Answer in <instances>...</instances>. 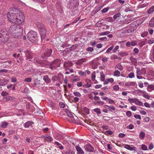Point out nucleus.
I'll list each match as a JSON object with an SVG mask.
<instances>
[{
    "label": "nucleus",
    "instance_id": "nucleus-62",
    "mask_svg": "<svg viewBox=\"0 0 154 154\" xmlns=\"http://www.w3.org/2000/svg\"><path fill=\"white\" fill-rule=\"evenodd\" d=\"M128 128L130 129H132L134 128V126L132 124H130V125L128 126Z\"/></svg>",
    "mask_w": 154,
    "mask_h": 154
},
{
    "label": "nucleus",
    "instance_id": "nucleus-2",
    "mask_svg": "<svg viewBox=\"0 0 154 154\" xmlns=\"http://www.w3.org/2000/svg\"><path fill=\"white\" fill-rule=\"evenodd\" d=\"M23 31L22 27L20 25H17L11 26L9 30V33L11 35L17 37L22 35Z\"/></svg>",
    "mask_w": 154,
    "mask_h": 154
},
{
    "label": "nucleus",
    "instance_id": "nucleus-11",
    "mask_svg": "<svg viewBox=\"0 0 154 154\" xmlns=\"http://www.w3.org/2000/svg\"><path fill=\"white\" fill-rule=\"evenodd\" d=\"M34 124V123L32 121H29L25 123L23 125L25 128H28Z\"/></svg>",
    "mask_w": 154,
    "mask_h": 154
},
{
    "label": "nucleus",
    "instance_id": "nucleus-22",
    "mask_svg": "<svg viewBox=\"0 0 154 154\" xmlns=\"http://www.w3.org/2000/svg\"><path fill=\"white\" fill-rule=\"evenodd\" d=\"M8 125V122H2L1 125L2 128H6Z\"/></svg>",
    "mask_w": 154,
    "mask_h": 154
},
{
    "label": "nucleus",
    "instance_id": "nucleus-38",
    "mask_svg": "<svg viewBox=\"0 0 154 154\" xmlns=\"http://www.w3.org/2000/svg\"><path fill=\"white\" fill-rule=\"evenodd\" d=\"M95 71H94V72H92V74H91V80H92V81H94L95 80V77H96V76H95Z\"/></svg>",
    "mask_w": 154,
    "mask_h": 154
},
{
    "label": "nucleus",
    "instance_id": "nucleus-44",
    "mask_svg": "<svg viewBox=\"0 0 154 154\" xmlns=\"http://www.w3.org/2000/svg\"><path fill=\"white\" fill-rule=\"evenodd\" d=\"M141 149L142 150H146L147 149V147L145 145L142 144V145Z\"/></svg>",
    "mask_w": 154,
    "mask_h": 154
},
{
    "label": "nucleus",
    "instance_id": "nucleus-25",
    "mask_svg": "<svg viewBox=\"0 0 154 154\" xmlns=\"http://www.w3.org/2000/svg\"><path fill=\"white\" fill-rule=\"evenodd\" d=\"M135 29L136 28H131L127 29L126 30V31L128 33L131 34L133 32Z\"/></svg>",
    "mask_w": 154,
    "mask_h": 154
},
{
    "label": "nucleus",
    "instance_id": "nucleus-17",
    "mask_svg": "<svg viewBox=\"0 0 154 154\" xmlns=\"http://www.w3.org/2000/svg\"><path fill=\"white\" fill-rule=\"evenodd\" d=\"M134 103L140 106H143V103L142 102L140 101L138 99L135 98Z\"/></svg>",
    "mask_w": 154,
    "mask_h": 154
},
{
    "label": "nucleus",
    "instance_id": "nucleus-30",
    "mask_svg": "<svg viewBox=\"0 0 154 154\" xmlns=\"http://www.w3.org/2000/svg\"><path fill=\"white\" fill-rule=\"evenodd\" d=\"M85 81L87 82V85L88 86V87L91 86V82L90 80L88 79H85Z\"/></svg>",
    "mask_w": 154,
    "mask_h": 154
},
{
    "label": "nucleus",
    "instance_id": "nucleus-63",
    "mask_svg": "<svg viewBox=\"0 0 154 154\" xmlns=\"http://www.w3.org/2000/svg\"><path fill=\"white\" fill-rule=\"evenodd\" d=\"M87 50L88 51L92 52L94 51V49L92 47H89L87 48Z\"/></svg>",
    "mask_w": 154,
    "mask_h": 154
},
{
    "label": "nucleus",
    "instance_id": "nucleus-36",
    "mask_svg": "<svg viewBox=\"0 0 154 154\" xmlns=\"http://www.w3.org/2000/svg\"><path fill=\"white\" fill-rule=\"evenodd\" d=\"M80 80L79 78L77 76H75L74 77V78L72 79V82H75L77 81H79Z\"/></svg>",
    "mask_w": 154,
    "mask_h": 154
},
{
    "label": "nucleus",
    "instance_id": "nucleus-42",
    "mask_svg": "<svg viewBox=\"0 0 154 154\" xmlns=\"http://www.w3.org/2000/svg\"><path fill=\"white\" fill-rule=\"evenodd\" d=\"M73 94L76 97H80L81 96V94L80 93L78 92H74Z\"/></svg>",
    "mask_w": 154,
    "mask_h": 154
},
{
    "label": "nucleus",
    "instance_id": "nucleus-14",
    "mask_svg": "<svg viewBox=\"0 0 154 154\" xmlns=\"http://www.w3.org/2000/svg\"><path fill=\"white\" fill-rule=\"evenodd\" d=\"M87 60V59L85 58H82L78 60L77 62L76 63V64L77 65H80L83 63V62H84L86 61Z\"/></svg>",
    "mask_w": 154,
    "mask_h": 154
},
{
    "label": "nucleus",
    "instance_id": "nucleus-40",
    "mask_svg": "<svg viewBox=\"0 0 154 154\" xmlns=\"http://www.w3.org/2000/svg\"><path fill=\"white\" fill-rule=\"evenodd\" d=\"M66 113L68 116L70 117H72L73 116V114L70 111H68L66 112Z\"/></svg>",
    "mask_w": 154,
    "mask_h": 154
},
{
    "label": "nucleus",
    "instance_id": "nucleus-27",
    "mask_svg": "<svg viewBox=\"0 0 154 154\" xmlns=\"http://www.w3.org/2000/svg\"><path fill=\"white\" fill-rule=\"evenodd\" d=\"M65 154H75V152L72 150H68L65 153Z\"/></svg>",
    "mask_w": 154,
    "mask_h": 154
},
{
    "label": "nucleus",
    "instance_id": "nucleus-5",
    "mask_svg": "<svg viewBox=\"0 0 154 154\" xmlns=\"http://www.w3.org/2000/svg\"><path fill=\"white\" fill-rule=\"evenodd\" d=\"M61 60L57 59L51 63L50 65V68L52 70L56 69L57 67L60 66Z\"/></svg>",
    "mask_w": 154,
    "mask_h": 154
},
{
    "label": "nucleus",
    "instance_id": "nucleus-39",
    "mask_svg": "<svg viewBox=\"0 0 154 154\" xmlns=\"http://www.w3.org/2000/svg\"><path fill=\"white\" fill-rule=\"evenodd\" d=\"M113 48L114 45H112L111 47H109L107 50L106 52L107 53H109L113 49Z\"/></svg>",
    "mask_w": 154,
    "mask_h": 154
},
{
    "label": "nucleus",
    "instance_id": "nucleus-28",
    "mask_svg": "<svg viewBox=\"0 0 154 154\" xmlns=\"http://www.w3.org/2000/svg\"><path fill=\"white\" fill-rule=\"evenodd\" d=\"M124 147L125 148L130 150H133L134 149V147H131L128 145H125Z\"/></svg>",
    "mask_w": 154,
    "mask_h": 154
},
{
    "label": "nucleus",
    "instance_id": "nucleus-41",
    "mask_svg": "<svg viewBox=\"0 0 154 154\" xmlns=\"http://www.w3.org/2000/svg\"><path fill=\"white\" fill-rule=\"evenodd\" d=\"M78 74L81 76H85L86 74L85 72H82L81 71H79Z\"/></svg>",
    "mask_w": 154,
    "mask_h": 154
},
{
    "label": "nucleus",
    "instance_id": "nucleus-58",
    "mask_svg": "<svg viewBox=\"0 0 154 154\" xmlns=\"http://www.w3.org/2000/svg\"><path fill=\"white\" fill-rule=\"evenodd\" d=\"M105 133L107 134L111 135L113 133V132L110 130H107L106 131Z\"/></svg>",
    "mask_w": 154,
    "mask_h": 154
},
{
    "label": "nucleus",
    "instance_id": "nucleus-47",
    "mask_svg": "<svg viewBox=\"0 0 154 154\" xmlns=\"http://www.w3.org/2000/svg\"><path fill=\"white\" fill-rule=\"evenodd\" d=\"M109 9V8H105L101 10V12L103 13H105L108 11Z\"/></svg>",
    "mask_w": 154,
    "mask_h": 154
},
{
    "label": "nucleus",
    "instance_id": "nucleus-61",
    "mask_svg": "<svg viewBox=\"0 0 154 154\" xmlns=\"http://www.w3.org/2000/svg\"><path fill=\"white\" fill-rule=\"evenodd\" d=\"M148 31L150 35H152V34L153 32V30L151 28H149Z\"/></svg>",
    "mask_w": 154,
    "mask_h": 154
},
{
    "label": "nucleus",
    "instance_id": "nucleus-53",
    "mask_svg": "<svg viewBox=\"0 0 154 154\" xmlns=\"http://www.w3.org/2000/svg\"><path fill=\"white\" fill-rule=\"evenodd\" d=\"M77 46L76 45H73L71 46L70 48V50L71 51L73 50L76 48Z\"/></svg>",
    "mask_w": 154,
    "mask_h": 154
},
{
    "label": "nucleus",
    "instance_id": "nucleus-10",
    "mask_svg": "<svg viewBox=\"0 0 154 154\" xmlns=\"http://www.w3.org/2000/svg\"><path fill=\"white\" fill-rule=\"evenodd\" d=\"M52 53V50L51 49H48L46 50L44 53V57H46L51 56Z\"/></svg>",
    "mask_w": 154,
    "mask_h": 154
},
{
    "label": "nucleus",
    "instance_id": "nucleus-26",
    "mask_svg": "<svg viewBox=\"0 0 154 154\" xmlns=\"http://www.w3.org/2000/svg\"><path fill=\"white\" fill-rule=\"evenodd\" d=\"M54 144H56L58 146L59 148L61 150L63 149L64 148L63 146L61 145L60 143H59V142L57 141L55 142Z\"/></svg>",
    "mask_w": 154,
    "mask_h": 154
},
{
    "label": "nucleus",
    "instance_id": "nucleus-18",
    "mask_svg": "<svg viewBox=\"0 0 154 154\" xmlns=\"http://www.w3.org/2000/svg\"><path fill=\"white\" fill-rule=\"evenodd\" d=\"M135 82H126L125 84V85L127 86H134L135 85Z\"/></svg>",
    "mask_w": 154,
    "mask_h": 154
},
{
    "label": "nucleus",
    "instance_id": "nucleus-4",
    "mask_svg": "<svg viewBox=\"0 0 154 154\" xmlns=\"http://www.w3.org/2000/svg\"><path fill=\"white\" fill-rule=\"evenodd\" d=\"M28 38L29 41L33 42L37 40V33L33 31H29L27 34Z\"/></svg>",
    "mask_w": 154,
    "mask_h": 154
},
{
    "label": "nucleus",
    "instance_id": "nucleus-29",
    "mask_svg": "<svg viewBox=\"0 0 154 154\" xmlns=\"http://www.w3.org/2000/svg\"><path fill=\"white\" fill-rule=\"evenodd\" d=\"M116 67L118 69L120 70H122L123 69V67L122 65L120 63L118 64L116 66Z\"/></svg>",
    "mask_w": 154,
    "mask_h": 154
},
{
    "label": "nucleus",
    "instance_id": "nucleus-24",
    "mask_svg": "<svg viewBox=\"0 0 154 154\" xmlns=\"http://www.w3.org/2000/svg\"><path fill=\"white\" fill-rule=\"evenodd\" d=\"M7 83V82L4 79L0 80V85L4 86Z\"/></svg>",
    "mask_w": 154,
    "mask_h": 154
},
{
    "label": "nucleus",
    "instance_id": "nucleus-64",
    "mask_svg": "<svg viewBox=\"0 0 154 154\" xmlns=\"http://www.w3.org/2000/svg\"><path fill=\"white\" fill-rule=\"evenodd\" d=\"M144 106L146 107L149 108H150L151 106L150 104L149 103H144Z\"/></svg>",
    "mask_w": 154,
    "mask_h": 154
},
{
    "label": "nucleus",
    "instance_id": "nucleus-55",
    "mask_svg": "<svg viewBox=\"0 0 154 154\" xmlns=\"http://www.w3.org/2000/svg\"><path fill=\"white\" fill-rule=\"evenodd\" d=\"M119 45H117L116 46L115 48H114V49L112 51L113 52L115 53L116 52V51H117L118 49L119 48Z\"/></svg>",
    "mask_w": 154,
    "mask_h": 154
},
{
    "label": "nucleus",
    "instance_id": "nucleus-56",
    "mask_svg": "<svg viewBox=\"0 0 154 154\" xmlns=\"http://www.w3.org/2000/svg\"><path fill=\"white\" fill-rule=\"evenodd\" d=\"M52 79L53 81H55L58 79V77L56 76H54L52 77Z\"/></svg>",
    "mask_w": 154,
    "mask_h": 154
},
{
    "label": "nucleus",
    "instance_id": "nucleus-19",
    "mask_svg": "<svg viewBox=\"0 0 154 154\" xmlns=\"http://www.w3.org/2000/svg\"><path fill=\"white\" fill-rule=\"evenodd\" d=\"M136 74L137 75H141L143 74L142 70L138 68H137L136 70Z\"/></svg>",
    "mask_w": 154,
    "mask_h": 154
},
{
    "label": "nucleus",
    "instance_id": "nucleus-12",
    "mask_svg": "<svg viewBox=\"0 0 154 154\" xmlns=\"http://www.w3.org/2000/svg\"><path fill=\"white\" fill-rule=\"evenodd\" d=\"M145 135L146 134L143 131H140L139 134V139L141 140H144L145 137Z\"/></svg>",
    "mask_w": 154,
    "mask_h": 154
},
{
    "label": "nucleus",
    "instance_id": "nucleus-1",
    "mask_svg": "<svg viewBox=\"0 0 154 154\" xmlns=\"http://www.w3.org/2000/svg\"><path fill=\"white\" fill-rule=\"evenodd\" d=\"M7 17L10 22L18 24L24 22V17L22 13L17 8H14L7 14Z\"/></svg>",
    "mask_w": 154,
    "mask_h": 154
},
{
    "label": "nucleus",
    "instance_id": "nucleus-8",
    "mask_svg": "<svg viewBox=\"0 0 154 154\" xmlns=\"http://www.w3.org/2000/svg\"><path fill=\"white\" fill-rule=\"evenodd\" d=\"M39 32L42 39H44L46 35V30L45 29H43L42 30H40Z\"/></svg>",
    "mask_w": 154,
    "mask_h": 154
},
{
    "label": "nucleus",
    "instance_id": "nucleus-35",
    "mask_svg": "<svg viewBox=\"0 0 154 154\" xmlns=\"http://www.w3.org/2000/svg\"><path fill=\"white\" fill-rule=\"evenodd\" d=\"M94 111L97 114H100L101 113L100 110L99 108H97L94 109Z\"/></svg>",
    "mask_w": 154,
    "mask_h": 154
},
{
    "label": "nucleus",
    "instance_id": "nucleus-45",
    "mask_svg": "<svg viewBox=\"0 0 154 154\" xmlns=\"http://www.w3.org/2000/svg\"><path fill=\"white\" fill-rule=\"evenodd\" d=\"M32 81V79L31 78L29 77L25 79L24 81L27 82H30Z\"/></svg>",
    "mask_w": 154,
    "mask_h": 154
},
{
    "label": "nucleus",
    "instance_id": "nucleus-31",
    "mask_svg": "<svg viewBox=\"0 0 154 154\" xmlns=\"http://www.w3.org/2000/svg\"><path fill=\"white\" fill-rule=\"evenodd\" d=\"M110 33L109 31H106L104 32H103L100 33L99 34V35H107L109 34Z\"/></svg>",
    "mask_w": 154,
    "mask_h": 154
},
{
    "label": "nucleus",
    "instance_id": "nucleus-15",
    "mask_svg": "<svg viewBox=\"0 0 154 154\" xmlns=\"http://www.w3.org/2000/svg\"><path fill=\"white\" fill-rule=\"evenodd\" d=\"M104 106L105 108L109 109L110 111L112 112V111H114L115 109V108L113 106H109L108 105H105Z\"/></svg>",
    "mask_w": 154,
    "mask_h": 154
},
{
    "label": "nucleus",
    "instance_id": "nucleus-49",
    "mask_svg": "<svg viewBox=\"0 0 154 154\" xmlns=\"http://www.w3.org/2000/svg\"><path fill=\"white\" fill-rule=\"evenodd\" d=\"M134 118L137 119H141V118L140 116L138 114H135L134 116Z\"/></svg>",
    "mask_w": 154,
    "mask_h": 154
},
{
    "label": "nucleus",
    "instance_id": "nucleus-43",
    "mask_svg": "<svg viewBox=\"0 0 154 154\" xmlns=\"http://www.w3.org/2000/svg\"><path fill=\"white\" fill-rule=\"evenodd\" d=\"M134 75L133 72H131L128 75V77L130 78H132L134 77Z\"/></svg>",
    "mask_w": 154,
    "mask_h": 154
},
{
    "label": "nucleus",
    "instance_id": "nucleus-60",
    "mask_svg": "<svg viewBox=\"0 0 154 154\" xmlns=\"http://www.w3.org/2000/svg\"><path fill=\"white\" fill-rule=\"evenodd\" d=\"M154 147V146L152 143H150L149 144V149L150 150L152 149Z\"/></svg>",
    "mask_w": 154,
    "mask_h": 154
},
{
    "label": "nucleus",
    "instance_id": "nucleus-16",
    "mask_svg": "<svg viewBox=\"0 0 154 154\" xmlns=\"http://www.w3.org/2000/svg\"><path fill=\"white\" fill-rule=\"evenodd\" d=\"M43 79L46 83L48 84L50 83L51 81V79L47 75L43 77Z\"/></svg>",
    "mask_w": 154,
    "mask_h": 154
},
{
    "label": "nucleus",
    "instance_id": "nucleus-32",
    "mask_svg": "<svg viewBox=\"0 0 154 154\" xmlns=\"http://www.w3.org/2000/svg\"><path fill=\"white\" fill-rule=\"evenodd\" d=\"M120 72L118 70L115 71L113 74V75L116 76H119L120 75Z\"/></svg>",
    "mask_w": 154,
    "mask_h": 154
},
{
    "label": "nucleus",
    "instance_id": "nucleus-20",
    "mask_svg": "<svg viewBox=\"0 0 154 154\" xmlns=\"http://www.w3.org/2000/svg\"><path fill=\"white\" fill-rule=\"evenodd\" d=\"M154 11V6H152L147 11V13L148 14H151Z\"/></svg>",
    "mask_w": 154,
    "mask_h": 154
},
{
    "label": "nucleus",
    "instance_id": "nucleus-51",
    "mask_svg": "<svg viewBox=\"0 0 154 154\" xmlns=\"http://www.w3.org/2000/svg\"><path fill=\"white\" fill-rule=\"evenodd\" d=\"M126 115L127 116L130 117L131 116V112L130 111H128L126 113Z\"/></svg>",
    "mask_w": 154,
    "mask_h": 154
},
{
    "label": "nucleus",
    "instance_id": "nucleus-54",
    "mask_svg": "<svg viewBox=\"0 0 154 154\" xmlns=\"http://www.w3.org/2000/svg\"><path fill=\"white\" fill-rule=\"evenodd\" d=\"M100 76H101V80L103 81H104L105 79V75L104 74H100Z\"/></svg>",
    "mask_w": 154,
    "mask_h": 154
},
{
    "label": "nucleus",
    "instance_id": "nucleus-34",
    "mask_svg": "<svg viewBox=\"0 0 154 154\" xmlns=\"http://www.w3.org/2000/svg\"><path fill=\"white\" fill-rule=\"evenodd\" d=\"M121 16V14L119 13H117L115 14L113 17V19L115 20L118 17H119Z\"/></svg>",
    "mask_w": 154,
    "mask_h": 154
},
{
    "label": "nucleus",
    "instance_id": "nucleus-9",
    "mask_svg": "<svg viewBox=\"0 0 154 154\" xmlns=\"http://www.w3.org/2000/svg\"><path fill=\"white\" fill-rule=\"evenodd\" d=\"M76 149L77 151L78 154H84V152L83 150L79 146V145L75 146Z\"/></svg>",
    "mask_w": 154,
    "mask_h": 154
},
{
    "label": "nucleus",
    "instance_id": "nucleus-3",
    "mask_svg": "<svg viewBox=\"0 0 154 154\" xmlns=\"http://www.w3.org/2000/svg\"><path fill=\"white\" fill-rule=\"evenodd\" d=\"M8 35L7 30L5 29H3L0 31V38H1L0 40L3 43L6 42L8 39Z\"/></svg>",
    "mask_w": 154,
    "mask_h": 154
},
{
    "label": "nucleus",
    "instance_id": "nucleus-37",
    "mask_svg": "<svg viewBox=\"0 0 154 154\" xmlns=\"http://www.w3.org/2000/svg\"><path fill=\"white\" fill-rule=\"evenodd\" d=\"M119 85H114L113 87V89L114 91H118L119 90Z\"/></svg>",
    "mask_w": 154,
    "mask_h": 154
},
{
    "label": "nucleus",
    "instance_id": "nucleus-6",
    "mask_svg": "<svg viewBox=\"0 0 154 154\" xmlns=\"http://www.w3.org/2000/svg\"><path fill=\"white\" fill-rule=\"evenodd\" d=\"M85 148V150L88 152H92L94 150V148L89 143L86 144Z\"/></svg>",
    "mask_w": 154,
    "mask_h": 154
},
{
    "label": "nucleus",
    "instance_id": "nucleus-52",
    "mask_svg": "<svg viewBox=\"0 0 154 154\" xmlns=\"http://www.w3.org/2000/svg\"><path fill=\"white\" fill-rule=\"evenodd\" d=\"M135 99V98H133L132 99L129 98L128 100L130 103H134Z\"/></svg>",
    "mask_w": 154,
    "mask_h": 154
},
{
    "label": "nucleus",
    "instance_id": "nucleus-48",
    "mask_svg": "<svg viewBox=\"0 0 154 154\" xmlns=\"http://www.w3.org/2000/svg\"><path fill=\"white\" fill-rule=\"evenodd\" d=\"M1 95L3 96H5L8 95V93L6 91H3L1 93Z\"/></svg>",
    "mask_w": 154,
    "mask_h": 154
},
{
    "label": "nucleus",
    "instance_id": "nucleus-23",
    "mask_svg": "<svg viewBox=\"0 0 154 154\" xmlns=\"http://www.w3.org/2000/svg\"><path fill=\"white\" fill-rule=\"evenodd\" d=\"M6 99L7 100H11L13 102H15L16 101V99L14 97L9 96L6 97Z\"/></svg>",
    "mask_w": 154,
    "mask_h": 154
},
{
    "label": "nucleus",
    "instance_id": "nucleus-7",
    "mask_svg": "<svg viewBox=\"0 0 154 154\" xmlns=\"http://www.w3.org/2000/svg\"><path fill=\"white\" fill-rule=\"evenodd\" d=\"M42 137L45 141L51 143L53 140V138L52 137L48 134H46L45 136H43Z\"/></svg>",
    "mask_w": 154,
    "mask_h": 154
},
{
    "label": "nucleus",
    "instance_id": "nucleus-13",
    "mask_svg": "<svg viewBox=\"0 0 154 154\" xmlns=\"http://www.w3.org/2000/svg\"><path fill=\"white\" fill-rule=\"evenodd\" d=\"M36 26L38 29L39 31H40V30H42L43 29H45L44 25L40 23H37L36 24Z\"/></svg>",
    "mask_w": 154,
    "mask_h": 154
},
{
    "label": "nucleus",
    "instance_id": "nucleus-50",
    "mask_svg": "<svg viewBox=\"0 0 154 154\" xmlns=\"http://www.w3.org/2000/svg\"><path fill=\"white\" fill-rule=\"evenodd\" d=\"M67 64H69L70 65H72V63L71 62H64L63 64V66L65 67H66L67 66Z\"/></svg>",
    "mask_w": 154,
    "mask_h": 154
},
{
    "label": "nucleus",
    "instance_id": "nucleus-33",
    "mask_svg": "<svg viewBox=\"0 0 154 154\" xmlns=\"http://www.w3.org/2000/svg\"><path fill=\"white\" fill-rule=\"evenodd\" d=\"M147 43L149 44H152L154 43V38H152L149 39L147 41Z\"/></svg>",
    "mask_w": 154,
    "mask_h": 154
},
{
    "label": "nucleus",
    "instance_id": "nucleus-46",
    "mask_svg": "<svg viewBox=\"0 0 154 154\" xmlns=\"http://www.w3.org/2000/svg\"><path fill=\"white\" fill-rule=\"evenodd\" d=\"M119 54L122 57H125L127 55V54L126 53L124 52H121L119 53Z\"/></svg>",
    "mask_w": 154,
    "mask_h": 154
},
{
    "label": "nucleus",
    "instance_id": "nucleus-57",
    "mask_svg": "<svg viewBox=\"0 0 154 154\" xmlns=\"http://www.w3.org/2000/svg\"><path fill=\"white\" fill-rule=\"evenodd\" d=\"M131 46H135L137 44V42L136 41H134L132 42H131Z\"/></svg>",
    "mask_w": 154,
    "mask_h": 154
},
{
    "label": "nucleus",
    "instance_id": "nucleus-21",
    "mask_svg": "<svg viewBox=\"0 0 154 154\" xmlns=\"http://www.w3.org/2000/svg\"><path fill=\"white\" fill-rule=\"evenodd\" d=\"M149 25L151 27L154 26V17L151 19L149 22Z\"/></svg>",
    "mask_w": 154,
    "mask_h": 154
},
{
    "label": "nucleus",
    "instance_id": "nucleus-59",
    "mask_svg": "<svg viewBox=\"0 0 154 154\" xmlns=\"http://www.w3.org/2000/svg\"><path fill=\"white\" fill-rule=\"evenodd\" d=\"M60 106L62 108H64L65 106V104L63 102H60L59 103Z\"/></svg>",
    "mask_w": 154,
    "mask_h": 154
}]
</instances>
